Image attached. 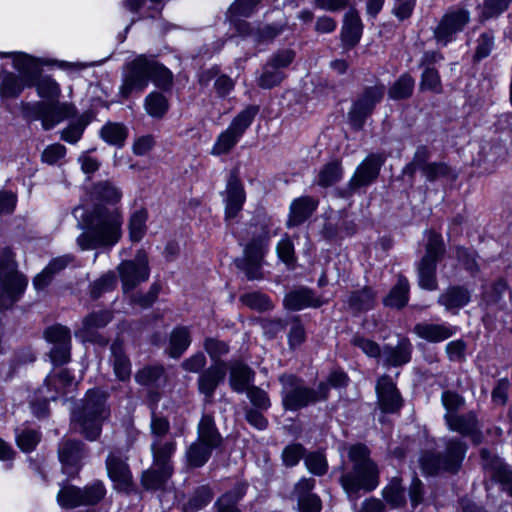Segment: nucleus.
I'll return each instance as SVG.
<instances>
[{"label": "nucleus", "mask_w": 512, "mask_h": 512, "mask_svg": "<svg viewBox=\"0 0 512 512\" xmlns=\"http://www.w3.org/2000/svg\"><path fill=\"white\" fill-rule=\"evenodd\" d=\"M123 212L121 207L95 204L85 218V231L77 237L81 250L108 249L122 238Z\"/></svg>", "instance_id": "obj_1"}, {"label": "nucleus", "mask_w": 512, "mask_h": 512, "mask_svg": "<svg viewBox=\"0 0 512 512\" xmlns=\"http://www.w3.org/2000/svg\"><path fill=\"white\" fill-rule=\"evenodd\" d=\"M348 458L352 467L348 469L343 464L340 477L345 492L351 496L360 490H374L379 484V470L370 458L369 449L363 444L353 445L348 450Z\"/></svg>", "instance_id": "obj_2"}, {"label": "nucleus", "mask_w": 512, "mask_h": 512, "mask_svg": "<svg viewBox=\"0 0 512 512\" xmlns=\"http://www.w3.org/2000/svg\"><path fill=\"white\" fill-rule=\"evenodd\" d=\"M106 395L100 390H89L81 409L73 413L72 422L88 440H96L102 421L107 417Z\"/></svg>", "instance_id": "obj_3"}, {"label": "nucleus", "mask_w": 512, "mask_h": 512, "mask_svg": "<svg viewBox=\"0 0 512 512\" xmlns=\"http://www.w3.org/2000/svg\"><path fill=\"white\" fill-rule=\"evenodd\" d=\"M27 285L28 279L17 271L13 252L3 249L0 253V310L11 307Z\"/></svg>", "instance_id": "obj_4"}, {"label": "nucleus", "mask_w": 512, "mask_h": 512, "mask_svg": "<svg viewBox=\"0 0 512 512\" xmlns=\"http://www.w3.org/2000/svg\"><path fill=\"white\" fill-rule=\"evenodd\" d=\"M280 382L283 385L282 403L286 410L297 411L328 397V388L325 383H320L318 390H314L305 386L302 380L293 375L281 376Z\"/></svg>", "instance_id": "obj_5"}, {"label": "nucleus", "mask_w": 512, "mask_h": 512, "mask_svg": "<svg viewBox=\"0 0 512 512\" xmlns=\"http://www.w3.org/2000/svg\"><path fill=\"white\" fill-rule=\"evenodd\" d=\"M425 255L417 264L418 285L425 290L434 291L438 288L436 278L437 262L445 252L443 238L440 233L427 231Z\"/></svg>", "instance_id": "obj_6"}, {"label": "nucleus", "mask_w": 512, "mask_h": 512, "mask_svg": "<svg viewBox=\"0 0 512 512\" xmlns=\"http://www.w3.org/2000/svg\"><path fill=\"white\" fill-rule=\"evenodd\" d=\"M7 57L13 58V66L22 76L12 72L5 73L0 84V96L2 98H16L25 87L33 86L30 76L37 68L36 60L24 53L9 52Z\"/></svg>", "instance_id": "obj_7"}, {"label": "nucleus", "mask_w": 512, "mask_h": 512, "mask_svg": "<svg viewBox=\"0 0 512 512\" xmlns=\"http://www.w3.org/2000/svg\"><path fill=\"white\" fill-rule=\"evenodd\" d=\"M258 113V107L250 105L238 113L226 130L221 132L214 142L211 154L220 156L228 154L240 141Z\"/></svg>", "instance_id": "obj_8"}, {"label": "nucleus", "mask_w": 512, "mask_h": 512, "mask_svg": "<svg viewBox=\"0 0 512 512\" xmlns=\"http://www.w3.org/2000/svg\"><path fill=\"white\" fill-rule=\"evenodd\" d=\"M466 454V445L458 438L446 441L443 455L425 454L421 458V466L426 474L433 475L439 471L457 472Z\"/></svg>", "instance_id": "obj_9"}, {"label": "nucleus", "mask_w": 512, "mask_h": 512, "mask_svg": "<svg viewBox=\"0 0 512 512\" xmlns=\"http://www.w3.org/2000/svg\"><path fill=\"white\" fill-rule=\"evenodd\" d=\"M151 57L138 55L132 61L125 64L122 72V83L119 93L128 98L132 94H141L149 85Z\"/></svg>", "instance_id": "obj_10"}, {"label": "nucleus", "mask_w": 512, "mask_h": 512, "mask_svg": "<svg viewBox=\"0 0 512 512\" xmlns=\"http://www.w3.org/2000/svg\"><path fill=\"white\" fill-rule=\"evenodd\" d=\"M106 494L102 482L95 481L84 489L76 486H63L57 494V502L63 508H75L81 505H95L100 502Z\"/></svg>", "instance_id": "obj_11"}, {"label": "nucleus", "mask_w": 512, "mask_h": 512, "mask_svg": "<svg viewBox=\"0 0 512 512\" xmlns=\"http://www.w3.org/2000/svg\"><path fill=\"white\" fill-rule=\"evenodd\" d=\"M268 242L269 238L266 234L253 238L246 245L243 258L235 261L237 267L244 271L249 280H258L263 277L261 267Z\"/></svg>", "instance_id": "obj_12"}, {"label": "nucleus", "mask_w": 512, "mask_h": 512, "mask_svg": "<svg viewBox=\"0 0 512 512\" xmlns=\"http://www.w3.org/2000/svg\"><path fill=\"white\" fill-rule=\"evenodd\" d=\"M118 272L125 292L147 281L150 268L146 252L138 250L134 259L122 261L118 266Z\"/></svg>", "instance_id": "obj_13"}, {"label": "nucleus", "mask_w": 512, "mask_h": 512, "mask_svg": "<svg viewBox=\"0 0 512 512\" xmlns=\"http://www.w3.org/2000/svg\"><path fill=\"white\" fill-rule=\"evenodd\" d=\"M384 93V86H372L365 88L357 96L349 112V119L355 128L361 129L363 127L365 120L382 100Z\"/></svg>", "instance_id": "obj_14"}, {"label": "nucleus", "mask_w": 512, "mask_h": 512, "mask_svg": "<svg viewBox=\"0 0 512 512\" xmlns=\"http://www.w3.org/2000/svg\"><path fill=\"white\" fill-rule=\"evenodd\" d=\"M469 13L463 9H457L447 12L434 30L436 42L441 46H446L456 39L469 22Z\"/></svg>", "instance_id": "obj_15"}, {"label": "nucleus", "mask_w": 512, "mask_h": 512, "mask_svg": "<svg viewBox=\"0 0 512 512\" xmlns=\"http://www.w3.org/2000/svg\"><path fill=\"white\" fill-rule=\"evenodd\" d=\"M384 160L382 154H370L367 156L356 168L348 183L350 191L354 192L373 183L379 175Z\"/></svg>", "instance_id": "obj_16"}, {"label": "nucleus", "mask_w": 512, "mask_h": 512, "mask_svg": "<svg viewBox=\"0 0 512 512\" xmlns=\"http://www.w3.org/2000/svg\"><path fill=\"white\" fill-rule=\"evenodd\" d=\"M35 109L42 120L45 130H50L63 120L74 116L75 107L72 104L55 101H39Z\"/></svg>", "instance_id": "obj_17"}, {"label": "nucleus", "mask_w": 512, "mask_h": 512, "mask_svg": "<svg viewBox=\"0 0 512 512\" xmlns=\"http://www.w3.org/2000/svg\"><path fill=\"white\" fill-rule=\"evenodd\" d=\"M246 201L244 185L236 172H231L225 190V219L237 217Z\"/></svg>", "instance_id": "obj_18"}, {"label": "nucleus", "mask_w": 512, "mask_h": 512, "mask_svg": "<svg viewBox=\"0 0 512 512\" xmlns=\"http://www.w3.org/2000/svg\"><path fill=\"white\" fill-rule=\"evenodd\" d=\"M112 320V314L109 311L92 312L83 319L82 328L75 332L77 337L83 341L106 345L107 339L97 334V330L105 327Z\"/></svg>", "instance_id": "obj_19"}, {"label": "nucleus", "mask_w": 512, "mask_h": 512, "mask_svg": "<svg viewBox=\"0 0 512 512\" xmlns=\"http://www.w3.org/2000/svg\"><path fill=\"white\" fill-rule=\"evenodd\" d=\"M376 394L382 411L394 413L402 407V398L396 383L388 375L381 376L376 384Z\"/></svg>", "instance_id": "obj_20"}, {"label": "nucleus", "mask_w": 512, "mask_h": 512, "mask_svg": "<svg viewBox=\"0 0 512 512\" xmlns=\"http://www.w3.org/2000/svg\"><path fill=\"white\" fill-rule=\"evenodd\" d=\"M176 450L177 442L174 439H153L151 443L153 466L165 468L167 473H174L172 457Z\"/></svg>", "instance_id": "obj_21"}, {"label": "nucleus", "mask_w": 512, "mask_h": 512, "mask_svg": "<svg viewBox=\"0 0 512 512\" xmlns=\"http://www.w3.org/2000/svg\"><path fill=\"white\" fill-rule=\"evenodd\" d=\"M106 468L110 479L114 482L117 489L122 491L129 490L132 483L131 472L120 455L115 453L109 454L106 459Z\"/></svg>", "instance_id": "obj_22"}, {"label": "nucleus", "mask_w": 512, "mask_h": 512, "mask_svg": "<svg viewBox=\"0 0 512 512\" xmlns=\"http://www.w3.org/2000/svg\"><path fill=\"white\" fill-rule=\"evenodd\" d=\"M415 334L432 343H438L447 340L457 333V327L449 323H428L421 322L414 326Z\"/></svg>", "instance_id": "obj_23"}, {"label": "nucleus", "mask_w": 512, "mask_h": 512, "mask_svg": "<svg viewBox=\"0 0 512 512\" xmlns=\"http://www.w3.org/2000/svg\"><path fill=\"white\" fill-rule=\"evenodd\" d=\"M225 375L226 367L224 362L217 361L200 374L198 379L199 391L207 399L212 398L218 384L225 378Z\"/></svg>", "instance_id": "obj_24"}, {"label": "nucleus", "mask_w": 512, "mask_h": 512, "mask_svg": "<svg viewBox=\"0 0 512 512\" xmlns=\"http://www.w3.org/2000/svg\"><path fill=\"white\" fill-rule=\"evenodd\" d=\"M471 294L463 286L455 285L448 287L438 297V304L443 306L446 311L456 314L461 308L470 302Z\"/></svg>", "instance_id": "obj_25"}, {"label": "nucleus", "mask_w": 512, "mask_h": 512, "mask_svg": "<svg viewBox=\"0 0 512 512\" xmlns=\"http://www.w3.org/2000/svg\"><path fill=\"white\" fill-rule=\"evenodd\" d=\"M481 458L483 467L492 471V476L503 485V489L512 496V471L507 465H504L497 457L482 449Z\"/></svg>", "instance_id": "obj_26"}, {"label": "nucleus", "mask_w": 512, "mask_h": 512, "mask_svg": "<svg viewBox=\"0 0 512 512\" xmlns=\"http://www.w3.org/2000/svg\"><path fill=\"white\" fill-rule=\"evenodd\" d=\"M317 207L318 201L310 196H301L294 199L290 205L288 227L299 226L304 223Z\"/></svg>", "instance_id": "obj_27"}, {"label": "nucleus", "mask_w": 512, "mask_h": 512, "mask_svg": "<svg viewBox=\"0 0 512 512\" xmlns=\"http://www.w3.org/2000/svg\"><path fill=\"white\" fill-rule=\"evenodd\" d=\"M444 419L450 430L463 436H471L475 443L479 442L477 419L473 413L466 415L445 414Z\"/></svg>", "instance_id": "obj_28"}, {"label": "nucleus", "mask_w": 512, "mask_h": 512, "mask_svg": "<svg viewBox=\"0 0 512 512\" xmlns=\"http://www.w3.org/2000/svg\"><path fill=\"white\" fill-rule=\"evenodd\" d=\"M58 454L65 473L72 474L73 471H70V468L77 467L85 456L84 445L80 441L62 440Z\"/></svg>", "instance_id": "obj_29"}, {"label": "nucleus", "mask_w": 512, "mask_h": 512, "mask_svg": "<svg viewBox=\"0 0 512 512\" xmlns=\"http://www.w3.org/2000/svg\"><path fill=\"white\" fill-rule=\"evenodd\" d=\"M196 441L215 449L221 446L223 438L218 431L213 416L204 414L201 417L197 427Z\"/></svg>", "instance_id": "obj_30"}, {"label": "nucleus", "mask_w": 512, "mask_h": 512, "mask_svg": "<svg viewBox=\"0 0 512 512\" xmlns=\"http://www.w3.org/2000/svg\"><path fill=\"white\" fill-rule=\"evenodd\" d=\"M322 301L307 288H299L289 292L284 298V306L293 311L302 310L307 307H319Z\"/></svg>", "instance_id": "obj_31"}, {"label": "nucleus", "mask_w": 512, "mask_h": 512, "mask_svg": "<svg viewBox=\"0 0 512 512\" xmlns=\"http://www.w3.org/2000/svg\"><path fill=\"white\" fill-rule=\"evenodd\" d=\"M361 35L362 23L359 14L355 9H350L344 16L341 31L343 44L351 48L359 42Z\"/></svg>", "instance_id": "obj_32"}, {"label": "nucleus", "mask_w": 512, "mask_h": 512, "mask_svg": "<svg viewBox=\"0 0 512 512\" xmlns=\"http://www.w3.org/2000/svg\"><path fill=\"white\" fill-rule=\"evenodd\" d=\"M254 376V371L246 364L233 362L230 365V385L238 393L246 392L251 387Z\"/></svg>", "instance_id": "obj_33"}, {"label": "nucleus", "mask_w": 512, "mask_h": 512, "mask_svg": "<svg viewBox=\"0 0 512 512\" xmlns=\"http://www.w3.org/2000/svg\"><path fill=\"white\" fill-rule=\"evenodd\" d=\"M114 374L117 379L126 381L131 376V363L129 358L124 353L123 343L115 340L111 345V359H110Z\"/></svg>", "instance_id": "obj_34"}, {"label": "nucleus", "mask_w": 512, "mask_h": 512, "mask_svg": "<svg viewBox=\"0 0 512 512\" xmlns=\"http://www.w3.org/2000/svg\"><path fill=\"white\" fill-rule=\"evenodd\" d=\"M412 347L409 341L401 340L395 347L385 346L382 351L384 364L387 366H401L411 359Z\"/></svg>", "instance_id": "obj_35"}, {"label": "nucleus", "mask_w": 512, "mask_h": 512, "mask_svg": "<svg viewBox=\"0 0 512 512\" xmlns=\"http://www.w3.org/2000/svg\"><path fill=\"white\" fill-rule=\"evenodd\" d=\"M92 196L96 204H103L105 207H121L120 201L122 192L109 182H99L94 185Z\"/></svg>", "instance_id": "obj_36"}, {"label": "nucleus", "mask_w": 512, "mask_h": 512, "mask_svg": "<svg viewBox=\"0 0 512 512\" xmlns=\"http://www.w3.org/2000/svg\"><path fill=\"white\" fill-rule=\"evenodd\" d=\"M191 344V333L187 326L175 327L169 340V355L173 358H179Z\"/></svg>", "instance_id": "obj_37"}, {"label": "nucleus", "mask_w": 512, "mask_h": 512, "mask_svg": "<svg viewBox=\"0 0 512 512\" xmlns=\"http://www.w3.org/2000/svg\"><path fill=\"white\" fill-rule=\"evenodd\" d=\"M410 285L406 277L399 275L396 284L384 299V304L389 307L402 308L409 300Z\"/></svg>", "instance_id": "obj_38"}, {"label": "nucleus", "mask_w": 512, "mask_h": 512, "mask_svg": "<svg viewBox=\"0 0 512 512\" xmlns=\"http://www.w3.org/2000/svg\"><path fill=\"white\" fill-rule=\"evenodd\" d=\"M214 449L215 448L202 444L201 442L194 441L185 452L188 467L199 468L204 466L211 457Z\"/></svg>", "instance_id": "obj_39"}, {"label": "nucleus", "mask_w": 512, "mask_h": 512, "mask_svg": "<svg viewBox=\"0 0 512 512\" xmlns=\"http://www.w3.org/2000/svg\"><path fill=\"white\" fill-rule=\"evenodd\" d=\"M343 177V168L339 161H332L324 165L318 172L314 183L327 188L338 183Z\"/></svg>", "instance_id": "obj_40"}, {"label": "nucleus", "mask_w": 512, "mask_h": 512, "mask_svg": "<svg viewBox=\"0 0 512 512\" xmlns=\"http://www.w3.org/2000/svg\"><path fill=\"white\" fill-rule=\"evenodd\" d=\"M246 493V485L238 483L231 491L222 495L216 502L217 512H240L237 508V502L242 499Z\"/></svg>", "instance_id": "obj_41"}, {"label": "nucleus", "mask_w": 512, "mask_h": 512, "mask_svg": "<svg viewBox=\"0 0 512 512\" xmlns=\"http://www.w3.org/2000/svg\"><path fill=\"white\" fill-rule=\"evenodd\" d=\"M148 213L141 208L134 211L128 221L129 238L132 242H139L143 239L147 231Z\"/></svg>", "instance_id": "obj_42"}, {"label": "nucleus", "mask_w": 512, "mask_h": 512, "mask_svg": "<svg viewBox=\"0 0 512 512\" xmlns=\"http://www.w3.org/2000/svg\"><path fill=\"white\" fill-rule=\"evenodd\" d=\"M173 473H167L165 468L152 467L142 475V484L146 489L158 490L164 487Z\"/></svg>", "instance_id": "obj_43"}, {"label": "nucleus", "mask_w": 512, "mask_h": 512, "mask_svg": "<svg viewBox=\"0 0 512 512\" xmlns=\"http://www.w3.org/2000/svg\"><path fill=\"white\" fill-rule=\"evenodd\" d=\"M127 136V128L120 123H107L101 129L102 139L111 145L123 146Z\"/></svg>", "instance_id": "obj_44"}, {"label": "nucleus", "mask_w": 512, "mask_h": 512, "mask_svg": "<svg viewBox=\"0 0 512 512\" xmlns=\"http://www.w3.org/2000/svg\"><path fill=\"white\" fill-rule=\"evenodd\" d=\"M145 110L154 118H162L168 111L169 104L166 97L159 92H151L145 98Z\"/></svg>", "instance_id": "obj_45"}, {"label": "nucleus", "mask_w": 512, "mask_h": 512, "mask_svg": "<svg viewBox=\"0 0 512 512\" xmlns=\"http://www.w3.org/2000/svg\"><path fill=\"white\" fill-rule=\"evenodd\" d=\"M151 80L158 88L168 90L173 83V74L165 66L151 57L150 64Z\"/></svg>", "instance_id": "obj_46"}, {"label": "nucleus", "mask_w": 512, "mask_h": 512, "mask_svg": "<svg viewBox=\"0 0 512 512\" xmlns=\"http://www.w3.org/2000/svg\"><path fill=\"white\" fill-rule=\"evenodd\" d=\"M414 85L413 77L409 74H403L390 88L389 96L395 100L408 98L413 93Z\"/></svg>", "instance_id": "obj_47"}, {"label": "nucleus", "mask_w": 512, "mask_h": 512, "mask_svg": "<svg viewBox=\"0 0 512 512\" xmlns=\"http://www.w3.org/2000/svg\"><path fill=\"white\" fill-rule=\"evenodd\" d=\"M213 497V493L208 486L199 487L188 502L184 505L185 512H196L208 505Z\"/></svg>", "instance_id": "obj_48"}, {"label": "nucleus", "mask_w": 512, "mask_h": 512, "mask_svg": "<svg viewBox=\"0 0 512 512\" xmlns=\"http://www.w3.org/2000/svg\"><path fill=\"white\" fill-rule=\"evenodd\" d=\"M34 85L38 95L41 98L48 99L49 102L57 100L60 96V86L50 76L40 77Z\"/></svg>", "instance_id": "obj_49"}, {"label": "nucleus", "mask_w": 512, "mask_h": 512, "mask_svg": "<svg viewBox=\"0 0 512 512\" xmlns=\"http://www.w3.org/2000/svg\"><path fill=\"white\" fill-rule=\"evenodd\" d=\"M285 78V74L282 70H279L270 64L266 63L263 67V71L257 80L259 87L263 89H271L279 85Z\"/></svg>", "instance_id": "obj_50"}, {"label": "nucleus", "mask_w": 512, "mask_h": 512, "mask_svg": "<svg viewBox=\"0 0 512 512\" xmlns=\"http://www.w3.org/2000/svg\"><path fill=\"white\" fill-rule=\"evenodd\" d=\"M374 293L370 288L355 291L349 298V305L356 311L368 310L373 306Z\"/></svg>", "instance_id": "obj_51"}, {"label": "nucleus", "mask_w": 512, "mask_h": 512, "mask_svg": "<svg viewBox=\"0 0 512 512\" xmlns=\"http://www.w3.org/2000/svg\"><path fill=\"white\" fill-rule=\"evenodd\" d=\"M44 337L53 345L71 344L70 330L62 325L48 327L44 332Z\"/></svg>", "instance_id": "obj_52"}, {"label": "nucleus", "mask_w": 512, "mask_h": 512, "mask_svg": "<svg viewBox=\"0 0 512 512\" xmlns=\"http://www.w3.org/2000/svg\"><path fill=\"white\" fill-rule=\"evenodd\" d=\"M385 500L392 507H400L405 503L404 490L398 479H393L383 491Z\"/></svg>", "instance_id": "obj_53"}, {"label": "nucleus", "mask_w": 512, "mask_h": 512, "mask_svg": "<svg viewBox=\"0 0 512 512\" xmlns=\"http://www.w3.org/2000/svg\"><path fill=\"white\" fill-rule=\"evenodd\" d=\"M420 89L423 91L429 90L437 94L442 92L440 75L436 69L425 68L421 76Z\"/></svg>", "instance_id": "obj_54"}, {"label": "nucleus", "mask_w": 512, "mask_h": 512, "mask_svg": "<svg viewBox=\"0 0 512 512\" xmlns=\"http://www.w3.org/2000/svg\"><path fill=\"white\" fill-rule=\"evenodd\" d=\"M240 300L244 305L258 311H267L273 307L270 299L262 293H248L242 295Z\"/></svg>", "instance_id": "obj_55"}, {"label": "nucleus", "mask_w": 512, "mask_h": 512, "mask_svg": "<svg viewBox=\"0 0 512 512\" xmlns=\"http://www.w3.org/2000/svg\"><path fill=\"white\" fill-rule=\"evenodd\" d=\"M72 377L67 370H61L57 375H48L45 380V389L48 392L57 393L72 382Z\"/></svg>", "instance_id": "obj_56"}, {"label": "nucleus", "mask_w": 512, "mask_h": 512, "mask_svg": "<svg viewBox=\"0 0 512 512\" xmlns=\"http://www.w3.org/2000/svg\"><path fill=\"white\" fill-rule=\"evenodd\" d=\"M305 465L307 469L314 475H324L328 470L326 457L321 452H312L305 457Z\"/></svg>", "instance_id": "obj_57"}, {"label": "nucleus", "mask_w": 512, "mask_h": 512, "mask_svg": "<svg viewBox=\"0 0 512 512\" xmlns=\"http://www.w3.org/2000/svg\"><path fill=\"white\" fill-rule=\"evenodd\" d=\"M16 440L22 451L31 452L38 444L40 436L37 430L25 428L17 433Z\"/></svg>", "instance_id": "obj_58"}, {"label": "nucleus", "mask_w": 512, "mask_h": 512, "mask_svg": "<svg viewBox=\"0 0 512 512\" xmlns=\"http://www.w3.org/2000/svg\"><path fill=\"white\" fill-rule=\"evenodd\" d=\"M163 369L159 366H148L139 370L135 375V380L140 385H151L155 383L162 375Z\"/></svg>", "instance_id": "obj_59"}, {"label": "nucleus", "mask_w": 512, "mask_h": 512, "mask_svg": "<svg viewBox=\"0 0 512 512\" xmlns=\"http://www.w3.org/2000/svg\"><path fill=\"white\" fill-rule=\"evenodd\" d=\"M260 0H236L229 8L231 16L248 17L256 9Z\"/></svg>", "instance_id": "obj_60"}, {"label": "nucleus", "mask_w": 512, "mask_h": 512, "mask_svg": "<svg viewBox=\"0 0 512 512\" xmlns=\"http://www.w3.org/2000/svg\"><path fill=\"white\" fill-rule=\"evenodd\" d=\"M66 147L62 144L55 143L47 146L42 152L41 159L44 163L54 165L64 158Z\"/></svg>", "instance_id": "obj_61"}, {"label": "nucleus", "mask_w": 512, "mask_h": 512, "mask_svg": "<svg viewBox=\"0 0 512 512\" xmlns=\"http://www.w3.org/2000/svg\"><path fill=\"white\" fill-rule=\"evenodd\" d=\"M295 59V52L291 49H282L274 53L268 60V64L282 70L288 67Z\"/></svg>", "instance_id": "obj_62"}, {"label": "nucleus", "mask_w": 512, "mask_h": 512, "mask_svg": "<svg viewBox=\"0 0 512 512\" xmlns=\"http://www.w3.org/2000/svg\"><path fill=\"white\" fill-rule=\"evenodd\" d=\"M352 344L360 348L367 356L373 358L380 357L383 351L376 342L361 336H355L352 340Z\"/></svg>", "instance_id": "obj_63"}, {"label": "nucleus", "mask_w": 512, "mask_h": 512, "mask_svg": "<svg viewBox=\"0 0 512 512\" xmlns=\"http://www.w3.org/2000/svg\"><path fill=\"white\" fill-rule=\"evenodd\" d=\"M279 258L291 266L295 262L294 245L289 237L282 238L276 247Z\"/></svg>", "instance_id": "obj_64"}]
</instances>
